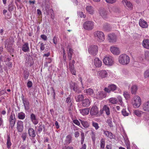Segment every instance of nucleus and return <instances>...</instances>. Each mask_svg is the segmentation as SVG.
Segmentation results:
<instances>
[{
    "instance_id": "nucleus-24",
    "label": "nucleus",
    "mask_w": 149,
    "mask_h": 149,
    "mask_svg": "<svg viewBox=\"0 0 149 149\" xmlns=\"http://www.w3.org/2000/svg\"><path fill=\"white\" fill-rule=\"evenodd\" d=\"M139 24L140 26L142 27L146 28L148 27L147 23L142 19H140Z\"/></svg>"
},
{
    "instance_id": "nucleus-35",
    "label": "nucleus",
    "mask_w": 149,
    "mask_h": 149,
    "mask_svg": "<svg viewBox=\"0 0 149 149\" xmlns=\"http://www.w3.org/2000/svg\"><path fill=\"white\" fill-rule=\"evenodd\" d=\"M103 110L105 112L107 116H109L110 114V109L107 105H105L103 107Z\"/></svg>"
},
{
    "instance_id": "nucleus-60",
    "label": "nucleus",
    "mask_w": 149,
    "mask_h": 149,
    "mask_svg": "<svg viewBox=\"0 0 149 149\" xmlns=\"http://www.w3.org/2000/svg\"><path fill=\"white\" fill-rule=\"evenodd\" d=\"M50 88H51V90H52V93L53 95V98L54 99H55V91L53 87H52Z\"/></svg>"
},
{
    "instance_id": "nucleus-9",
    "label": "nucleus",
    "mask_w": 149,
    "mask_h": 149,
    "mask_svg": "<svg viewBox=\"0 0 149 149\" xmlns=\"http://www.w3.org/2000/svg\"><path fill=\"white\" fill-rule=\"evenodd\" d=\"M23 103L24 107L25 109L28 111L30 109L29 103L26 98H24V96L22 94L21 97Z\"/></svg>"
},
{
    "instance_id": "nucleus-33",
    "label": "nucleus",
    "mask_w": 149,
    "mask_h": 149,
    "mask_svg": "<svg viewBox=\"0 0 149 149\" xmlns=\"http://www.w3.org/2000/svg\"><path fill=\"white\" fill-rule=\"evenodd\" d=\"M80 113L83 115H86L88 114L89 112V109L88 108H85L84 109L79 110Z\"/></svg>"
},
{
    "instance_id": "nucleus-36",
    "label": "nucleus",
    "mask_w": 149,
    "mask_h": 149,
    "mask_svg": "<svg viewBox=\"0 0 149 149\" xmlns=\"http://www.w3.org/2000/svg\"><path fill=\"white\" fill-rule=\"evenodd\" d=\"M130 113L129 110L127 109H123L122 111V113L123 115L124 116H128Z\"/></svg>"
},
{
    "instance_id": "nucleus-12",
    "label": "nucleus",
    "mask_w": 149,
    "mask_h": 149,
    "mask_svg": "<svg viewBox=\"0 0 149 149\" xmlns=\"http://www.w3.org/2000/svg\"><path fill=\"white\" fill-rule=\"evenodd\" d=\"M18 131L22 132L23 130L24 125L23 122L21 120H18L17 122V127Z\"/></svg>"
},
{
    "instance_id": "nucleus-38",
    "label": "nucleus",
    "mask_w": 149,
    "mask_h": 149,
    "mask_svg": "<svg viewBox=\"0 0 149 149\" xmlns=\"http://www.w3.org/2000/svg\"><path fill=\"white\" fill-rule=\"evenodd\" d=\"M25 114L24 113L21 112L18 113L17 117L19 119L23 120L25 118Z\"/></svg>"
},
{
    "instance_id": "nucleus-25",
    "label": "nucleus",
    "mask_w": 149,
    "mask_h": 149,
    "mask_svg": "<svg viewBox=\"0 0 149 149\" xmlns=\"http://www.w3.org/2000/svg\"><path fill=\"white\" fill-rule=\"evenodd\" d=\"M82 102V106L84 107H87L90 105V102L88 99H83Z\"/></svg>"
},
{
    "instance_id": "nucleus-18",
    "label": "nucleus",
    "mask_w": 149,
    "mask_h": 149,
    "mask_svg": "<svg viewBox=\"0 0 149 149\" xmlns=\"http://www.w3.org/2000/svg\"><path fill=\"white\" fill-rule=\"evenodd\" d=\"M38 129L37 130L40 133L43 130L44 132H45V127L42 123L41 122L39 123L38 124Z\"/></svg>"
},
{
    "instance_id": "nucleus-21",
    "label": "nucleus",
    "mask_w": 149,
    "mask_h": 149,
    "mask_svg": "<svg viewBox=\"0 0 149 149\" xmlns=\"http://www.w3.org/2000/svg\"><path fill=\"white\" fill-rule=\"evenodd\" d=\"M94 63L97 67H100L102 65L101 61L98 58H95L94 60Z\"/></svg>"
},
{
    "instance_id": "nucleus-39",
    "label": "nucleus",
    "mask_w": 149,
    "mask_h": 149,
    "mask_svg": "<svg viewBox=\"0 0 149 149\" xmlns=\"http://www.w3.org/2000/svg\"><path fill=\"white\" fill-rule=\"evenodd\" d=\"M73 49L71 48H69V52L68 53V57L69 61H71L72 58V56L73 53Z\"/></svg>"
},
{
    "instance_id": "nucleus-47",
    "label": "nucleus",
    "mask_w": 149,
    "mask_h": 149,
    "mask_svg": "<svg viewBox=\"0 0 149 149\" xmlns=\"http://www.w3.org/2000/svg\"><path fill=\"white\" fill-rule=\"evenodd\" d=\"M93 90L91 88L87 89L86 90V93H87L89 95H91L93 94Z\"/></svg>"
},
{
    "instance_id": "nucleus-56",
    "label": "nucleus",
    "mask_w": 149,
    "mask_h": 149,
    "mask_svg": "<svg viewBox=\"0 0 149 149\" xmlns=\"http://www.w3.org/2000/svg\"><path fill=\"white\" fill-rule=\"evenodd\" d=\"M45 7V10L46 11V14L47 15H49V10L50 9H49V6L48 5H47Z\"/></svg>"
},
{
    "instance_id": "nucleus-63",
    "label": "nucleus",
    "mask_w": 149,
    "mask_h": 149,
    "mask_svg": "<svg viewBox=\"0 0 149 149\" xmlns=\"http://www.w3.org/2000/svg\"><path fill=\"white\" fill-rule=\"evenodd\" d=\"M41 37L44 40H46L47 39V36L44 34L41 35Z\"/></svg>"
},
{
    "instance_id": "nucleus-10",
    "label": "nucleus",
    "mask_w": 149,
    "mask_h": 149,
    "mask_svg": "<svg viewBox=\"0 0 149 149\" xmlns=\"http://www.w3.org/2000/svg\"><path fill=\"white\" fill-rule=\"evenodd\" d=\"M117 88V86L114 84L109 85L107 88L105 87L104 88V91L108 93L110 92L111 91H114Z\"/></svg>"
},
{
    "instance_id": "nucleus-44",
    "label": "nucleus",
    "mask_w": 149,
    "mask_h": 149,
    "mask_svg": "<svg viewBox=\"0 0 149 149\" xmlns=\"http://www.w3.org/2000/svg\"><path fill=\"white\" fill-rule=\"evenodd\" d=\"M23 74L25 79L26 80L28 78L29 73L28 71L24 70L23 72Z\"/></svg>"
},
{
    "instance_id": "nucleus-37",
    "label": "nucleus",
    "mask_w": 149,
    "mask_h": 149,
    "mask_svg": "<svg viewBox=\"0 0 149 149\" xmlns=\"http://www.w3.org/2000/svg\"><path fill=\"white\" fill-rule=\"evenodd\" d=\"M82 125L85 128L88 127L89 126V124L87 121H82L80 120Z\"/></svg>"
},
{
    "instance_id": "nucleus-58",
    "label": "nucleus",
    "mask_w": 149,
    "mask_h": 149,
    "mask_svg": "<svg viewBox=\"0 0 149 149\" xmlns=\"http://www.w3.org/2000/svg\"><path fill=\"white\" fill-rule=\"evenodd\" d=\"M78 15H79L81 17L85 18V15L84 13L81 12H79L78 13Z\"/></svg>"
},
{
    "instance_id": "nucleus-62",
    "label": "nucleus",
    "mask_w": 149,
    "mask_h": 149,
    "mask_svg": "<svg viewBox=\"0 0 149 149\" xmlns=\"http://www.w3.org/2000/svg\"><path fill=\"white\" fill-rule=\"evenodd\" d=\"M106 1L109 3H113L116 2V0H105Z\"/></svg>"
},
{
    "instance_id": "nucleus-19",
    "label": "nucleus",
    "mask_w": 149,
    "mask_h": 149,
    "mask_svg": "<svg viewBox=\"0 0 149 149\" xmlns=\"http://www.w3.org/2000/svg\"><path fill=\"white\" fill-rule=\"evenodd\" d=\"M30 118L33 123L36 125L38 123V121L36 118V116L33 113H32L30 115Z\"/></svg>"
},
{
    "instance_id": "nucleus-57",
    "label": "nucleus",
    "mask_w": 149,
    "mask_h": 149,
    "mask_svg": "<svg viewBox=\"0 0 149 149\" xmlns=\"http://www.w3.org/2000/svg\"><path fill=\"white\" fill-rule=\"evenodd\" d=\"M145 56L146 59L149 61V51L146 52Z\"/></svg>"
},
{
    "instance_id": "nucleus-46",
    "label": "nucleus",
    "mask_w": 149,
    "mask_h": 149,
    "mask_svg": "<svg viewBox=\"0 0 149 149\" xmlns=\"http://www.w3.org/2000/svg\"><path fill=\"white\" fill-rule=\"evenodd\" d=\"M14 6L12 2H11L8 6V10L10 12L12 11L13 10Z\"/></svg>"
},
{
    "instance_id": "nucleus-29",
    "label": "nucleus",
    "mask_w": 149,
    "mask_h": 149,
    "mask_svg": "<svg viewBox=\"0 0 149 149\" xmlns=\"http://www.w3.org/2000/svg\"><path fill=\"white\" fill-rule=\"evenodd\" d=\"M103 29L105 31H109L111 29L110 25L107 23L104 24L103 26Z\"/></svg>"
},
{
    "instance_id": "nucleus-27",
    "label": "nucleus",
    "mask_w": 149,
    "mask_h": 149,
    "mask_svg": "<svg viewBox=\"0 0 149 149\" xmlns=\"http://www.w3.org/2000/svg\"><path fill=\"white\" fill-rule=\"evenodd\" d=\"M107 12L104 9H101L100 10V14L103 18H106L107 17Z\"/></svg>"
},
{
    "instance_id": "nucleus-22",
    "label": "nucleus",
    "mask_w": 149,
    "mask_h": 149,
    "mask_svg": "<svg viewBox=\"0 0 149 149\" xmlns=\"http://www.w3.org/2000/svg\"><path fill=\"white\" fill-rule=\"evenodd\" d=\"M8 41L6 40L5 42V44L6 47H7L8 48V50L10 52H13V49L12 48L11 45L13 44V43H8Z\"/></svg>"
},
{
    "instance_id": "nucleus-26",
    "label": "nucleus",
    "mask_w": 149,
    "mask_h": 149,
    "mask_svg": "<svg viewBox=\"0 0 149 149\" xmlns=\"http://www.w3.org/2000/svg\"><path fill=\"white\" fill-rule=\"evenodd\" d=\"M143 109L145 111H149V101L143 103Z\"/></svg>"
},
{
    "instance_id": "nucleus-31",
    "label": "nucleus",
    "mask_w": 149,
    "mask_h": 149,
    "mask_svg": "<svg viewBox=\"0 0 149 149\" xmlns=\"http://www.w3.org/2000/svg\"><path fill=\"white\" fill-rule=\"evenodd\" d=\"M123 3L128 8L132 9V5L130 1H128L127 0H125L122 1Z\"/></svg>"
},
{
    "instance_id": "nucleus-7",
    "label": "nucleus",
    "mask_w": 149,
    "mask_h": 149,
    "mask_svg": "<svg viewBox=\"0 0 149 149\" xmlns=\"http://www.w3.org/2000/svg\"><path fill=\"white\" fill-rule=\"evenodd\" d=\"M104 63L106 65H111L113 63V60L111 56L106 57L103 60Z\"/></svg>"
},
{
    "instance_id": "nucleus-4",
    "label": "nucleus",
    "mask_w": 149,
    "mask_h": 149,
    "mask_svg": "<svg viewBox=\"0 0 149 149\" xmlns=\"http://www.w3.org/2000/svg\"><path fill=\"white\" fill-rule=\"evenodd\" d=\"M9 127H10L12 129L14 127L16 122V118L15 114L12 112L10 116L9 119Z\"/></svg>"
},
{
    "instance_id": "nucleus-17",
    "label": "nucleus",
    "mask_w": 149,
    "mask_h": 149,
    "mask_svg": "<svg viewBox=\"0 0 149 149\" xmlns=\"http://www.w3.org/2000/svg\"><path fill=\"white\" fill-rule=\"evenodd\" d=\"M98 76L102 78L106 77L108 76V74L106 70H102L99 71L98 72Z\"/></svg>"
},
{
    "instance_id": "nucleus-34",
    "label": "nucleus",
    "mask_w": 149,
    "mask_h": 149,
    "mask_svg": "<svg viewBox=\"0 0 149 149\" xmlns=\"http://www.w3.org/2000/svg\"><path fill=\"white\" fill-rule=\"evenodd\" d=\"M26 60H28L27 62L29 64H30V66H31L33 64V59L30 57L29 55L28 57L26 58Z\"/></svg>"
},
{
    "instance_id": "nucleus-50",
    "label": "nucleus",
    "mask_w": 149,
    "mask_h": 149,
    "mask_svg": "<svg viewBox=\"0 0 149 149\" xmlns=\"http://www.w3.org/2000/svg\"><path fill=\"white\" fill-rule=\"evenodd\" d=\"M92 125L94 127H95L96 130H97L98 129L99 127L97 123L95 122H93Z\"/></svg>"
},
{
    "instance_id": "nucleus-49",
    "label": "nucleus",
    "mask_w": 149,
    "mask_h": 149,
    "mask_svg": "<svg viewBox=\"0 0 149 149\" xmlns=\"http://www.w3.org/2000/svg\"><path fill=\"white\" fill-rule=\"evenodd\" d=\"M66 102L69 104L70 106L72 105V103L71 102V99L70 97H68L66 98Z\"/></svg>"
},
{
    "instance_id": "nucleus-55",
    "label": "nucleus",
    "mask_w": 149,
    "mask_h": 149,
    "mask_svg": "<svg viewBox=\"0 0 149 149\" xmlns=\"http://www.w3.org/2000/svg\"><path fill=\"white\" fill-rule=\"evenodd\" d=\"M49 14H51V18L52 19H54V13H53V10H52V9H50L49 10Z\"/></svg>"
},
{
    "instance_id": "nucleus-43",
    "label": "nucleus",
    "mask_w": 149,
    "mask_h": 149,
    "mask_svg": "<svg viewBox=\"0 0 149 149\" xmlns=\"http://www.w3.org/2000/svg\"><path fill=\"white\" fill-rule=\"evenodd\" d=\"M105 144V139H102L100 141V148L102 149H104Z\"/></svg>"
},
{
    "instance_id": "nucleus-11",
    "label": "nucleus",
    "mask_w": 149,
    "mask_h": 149,
    "mask_svg": "<svg viewBox=\"0 0 149 149\" xmlns=\"http://www.w3.org/2000/svg\"><path fill=\"white\" fill-rule=\"evenodd\" d=\"M108 39L110 42H115L116 41V36L114 33H110L108 35Z\"/></svg>"
},
{
    "instance_id": "nucleus-54",
    "label": "nucleus",
    "mask_w": 149,
    "mask_h": 149,
    "mask_svg": "<svg viewBox=\"0 0 149 149\" xmlns=\"http://www.w3.org/2000/svg\"><path fill=\"white\" fill-rule=\"evenodd\" d=\"M107 123L109 125L110 127H113V125H112V120L111 119H109L107 120Z\"/></svg>"
},
{
    "instance_id": "nucleus-61",
    "label": "nucleus",
    "mask_w": 149,
    "mask_h": 149,
    "mask_svg": "<svg viewBox=\"0 0 149 149\" xmlns=\"http://www.w3.org/2000/svg\"><path fill=\"white\" fill-rule=\"evenodd\" d=\"M32 86V83L31 81H29L27 83V86L29 88H31Z\"/></svg>"
},
{
    "instance_id": "nucleus-5",
    "label": "nucleus",
    "mask_w": 149,
    "mask_h": 149,
    "mask_svg": "<svg viewBox=\"0 0 149 149\" xmlns=\"http://www.w3.org/2000/svg\"><path fill=\"white\" fill-rule=\"evenodd\" d=\"M83 26L84 29L87 30H90L93 29V24L92 21H88L84 22Z\"/></svg>"
},
{
    "instance_id": "nucleus-45",
    "label": "nucleus",
    "mask_w": 149,
    "mask_h": 149,
    "mask_svg": "<svg viewBox=\"0 0 149 149\" xmlns=\"http://www.w3.org/2000/svg\"><path fill=\"white\" fill-rule=\"evenodd\" d=\"M123 95L126 100H128L130 97V95L129 93L127 92H124L123 93Z\"/></svg>"
},
{
    "instance_id": "nucleus-3",
    "label": "nucleus",
    "mask_w": 149,
    "mask_h": 149,
    "mask_svg": "<svg viewBox=\"0 0 149 149\" xmlns=\"http://www.w3.org/2000/svg\"><path fill=\"white\" fill-rule=\"evenodd\" d=\"M89 53L92 55H96L98 52V47L96 45H91L88 49Z\"/></svg>"
},
{
    "instance_id": "nucleus-64",
    "label": "nucleus",
    "mask_w": 149,
    "mask_h": 149,
    "mask_svg": "<svg viewBox=\"0 0 149 149\" xmlns=\"http://www.w3.org/2000/svg\"><path fill=\"white\" fill-rule=\"evenodd\" d=\"M45 48V45L43 43H41V46L40 47V49L41 50L43 51Z\"/></svg>"
},
{
    "instance_id": "nucleus-41",
    "label": "nucleus",
    "mask_w": 149,
    "mask_h": 149,
    "mask_svg": "<svg viewBox=\"0 0 149 149\" xmlns=\"http://www.w3.org/2000/svg\"><path fill=\"white\" fill-rule=\"evenodd\" d=\"M86 9L87 11L90 14H92L93 13L94 11L91 6H87Z\"/></svg>"
},
{
    "instance_id": "nucleus-2",
    "label": "nucleus",
    "mask_w": 149,
    "mask_h": 149,
    "mask_svg": "<svg viewBox=\"0 0 149 149\" xmlns=\"http://www.w3.org/2000/svg\"><path fill=\"white\" fill-rule=\"evenodd\" d=\"M132 104L134 107L138 108L141 105V100L140 97L138 96H134L133 98Z\"/></svg>"
},
{
    "instance_id": "nucleus-16",
    "label": "nucleus",
    "mask_w": 149,
    "mask_h": 149,
    "mask_svg": "<svg viewBox=\"0 0 149 149\" xmlns=\"http://www.w3.org/2000/svg\"><path fill=\"white\" fill-rule=\"evenodd\" d=\"M22 51L24 52H29L30 49L28 43L25 42L22 46Z\"/></svg>"
},
{
    "instance_id": "nucleus-8",
    "label": "nucleus",
    "mask_w": 149,
    "mask_h": 149,
    "mask_svg": "<svg viewBox=\"0 0 149 149\" xmlns=\"http://www.w3.org/2000/svg\"><path fill=\"white\" fill-rule=\"evenodd\" d=\"M70 88L72 89L76 93H79L81 92L77 84L73 82H71L70 84Z\"/></svg>"
},
{
    "instance_id": "nucleus-13",
    "label": "nucleus",
    "mask_w": 149,
    "mask_h": 149,
    "mask_svg": "<svg viewBox=\"0 0 149 149\" xmlns=\"http://www.w3.org/2000/svg\"><path fill=\"white\" fill-rule=\"evenodd\" d=\"M75 63L74 60H72V62L70 61L69 62V68L70 71L71 73L72 74L75 75L76 71L75 70L74 64Z\"/></svg>"
},
{
    "instance_id": "nucleus-59",
    "label": "nucleus",
    "mask_w": 149,
    "mask_h": 149,
    "mask_svg": "<svg viewBox=\"0 0 149 149\" xmlns=\"http://www.w3.org/2000/svg\"><path fill=\"white\" fill-rule=\"evenodd\" d=\"M107 137L110 139H112L113 138V136L111 132H109L107 136Z\"/></svg>"
},
{
    "instance_id": "nucleus-1",
    "label": "nucleus",
    "mask_w": 149,
    "mask_h": 149,
    "mask_svg": "<svg viewBox=\"0 0 149 149\" xmlns=\"http://www.w3.org/2000/svg\"><path fill=\"white\" fill-rule=\"evenodd\" d=\"M118 61L121 64L124 65L128 64L130 61L129 56L125 54L120 55L118 58Z\"/></svg>"
},
{
    "instance_id": "nucleus-20",
    "label": "nucleus",
    "mask_w": 149,
    "mask_h": 149,
    "mask_svg": "<svg viewBox=\"0 0 149 149\" xmlns=\"http://www.w3.org/2000/svg\"><path fill=\"white\" fill-rule=\"evenodd\" d=\"M110 50L113 54L115 55H118L120 53V51L118 48L113 46L111 47Z\"/></svg>"
},
{
    "instance_id": "nucleus-51",
    "label": "nucleus",
    "mask_w": 149,
    "mask_h": 149,
    "mask_svg": "<svg viewBox=\"0 0 149 149\" xmlns=\"http://www.w3.org/2000/svg\"><path fill=\"white\" fill-rule=\"evenodd\" d=\"M27 133L26 132L23 133L21 137L24 141L26 140L27 136Z\"/></svg>"
},
{
    "instance_id": "nucleus-48",
    "label": "nucleus",
    "mask_w": 149,
    "mask_h": 149,
    "mask_svg": "<svg viewBox=\"0 0 149 149\" xmlns=\"http://www.w3.org/2000/svg\"><path fill=\"white\" fill-rule=\"evenodd\" d=\"M109 101L113 104H115L117 102V99L114 98H112L109 99Z\"/></svg>"
},
{
    "instance_id": "nucleus-23",
    "label": "nucleus",
    "mask_w": 149,
    "mask_h": 149,
    "mask_svg": "<svg viewBox=\"0 0 149 149\" xmlns=\"http://www.w3.org/2000/svg\"><path fill=\"white\" fill-rule=\"evenodd\" d=\"M29 136L32 138H34L36 136V133L34 130L32 128H29L28 130Z\"/></svg>"
},
{
    "instance_id": "nucleus-15",
    "label": "nucleus",
    "mask_w": 149,
    "mask_h": 149,
    "mask_svg": "<svg viewBox=\"0 0 149 149\" xmlns=\"http://www.w3.org/2000/svg\"><path fill=\"white\" fill-rule=\"evenodd\" d=\"M98 111L97 107L96 106H94L91 109L90 114L92 116L96 115L98 114Z\"/></svg>"
},
{
    "instance_id": "nucleus-14",
    "label": "nucleus",
    "mask_w": 149,
    "mask_h": 149,
    "mask_svg": "<svg viewBox=\"0 0 149 149\" xmlns=\"http://www.w3.org/2000/svg\"><path fill=\"white\" fill-rule=\"evenodd\" d=\"M106 96V94L105 92H99L95 97L97 99H101L104 98Z\"/></svg>"
},
{
    "instance_id": "nucleus-40",
    "label": "nucleus",
    "mask_w": 149,
    "mask_h": 149,
    "mask_svg": "<svg viewBox=\"0 0 149 149\" xmlns=\"http://www.w3.org/2000/svg\"><path fill=\"white\" fill-rule=\"evenodd\" d=\"M7 147L8 148H10L11 145V143L10 142V138L9 135L7 136V142L6 143Z\"/></svg>"
},
{
    "instance_id": "nucleus-32",
    "label": "nucleus",
    "mask_w": 149,
    "mask_h": 149,
    "mask_svg": "<svg viewBox=\"0 0 149 149\" xmlns=\"http://www.w3.org/2000/svg\"><path fill=\"white\" fill-rule=\"evenodd\" d=\"M75 98L77 102H80L83 100L84 96L83 95H78L75 97Z\"/></svg>"
},
{
    "instance_id": "nucleus-42",
    "label": "nucleus",
    "mask_w": 149,
    "mask_h": 149,
    "mask_svg": "<svg viewBox=\"0 0 149 149\" xmlns=\"http://www.w3.org/2000/svg\"><path fill=\"white\" fill-rule=\"evenodd\" d=\"M72 137L70 135H68L66 137V140H65V143L68 144L70 143L71 141Z\"/></svg>"
},
{
    "instance_id": "nucleus-28",
    "label": "nucleus",
    "mask_w": 149,
    "mask_h": 149,
    "mask_svg": "<svg viewBox=\"0 0 149 149\" xmlns=\"http://www.w3.org/2000/svg\"><path fill=\"white\" fill-rule=\"evenodd\" d=\"M143 47L147 49H149V40H144L142 42Z\"/></svg>"
},
{
    "instance_id": "nucleus-53",
    "label": "nucleus",
    "mask_w": 149,
    "mask_h": 149,
    "mask_svg": "<svg viewBox=\"0 0 149 149\" xmlns=\"http://www.w3.org/2000/svg\"><path fill=\"white\" fill-rule=\"evenodd\" d=\"M144 75L145 78L149 77V69L146 70L145 72Z\"/></svg>"
},
{
    "instance_id": "nucleus-6",
    "label": "nucleus",
    "mask_w": 149,
    "mask_h": 149,
    "mask_svg": "<svg viewBox=\"0 0 149 149\" xmlns=\"http://www.w3.org/2000/svg\"><path fill=\"white\" fill-rule=\"evenodd\" d=\"M95 36L100 41H102L105 39V36L103 32L97 31L95 32Z\"/></svg>"
},
{
    "instance_id": "nucleus-52",
    "label": "nucleus",
    "mask_w": 149,
    "mask_h": 149,
    "mask_svg": "<svg viewBox=\"0 0 149 149\" xmlns=\"http://www.w3.org/2000/svg\"><path fill=\"white\" fill-rule=\"evenodd\" d=\"M134 114L137 116L140 117L141 115V111L138 110H135L134 111Z\"/></svg>"
},
{
    "instance_id": "nucleus-30",
    "label": "nucleus",
    "mask_w": 149,
    "mask_h": 149,
    "mask_svg": "<svg viewBox=\"0 0 149 149\" xmlns=\"http://www.w3.org/2000/svg\"><path fill=\"white\" fill-rule=\"evenodd\" d=\"M138 90L137 86L136 85H133L131 87V93L132 94H136Z\"/></svg>"
}]
</instances>
